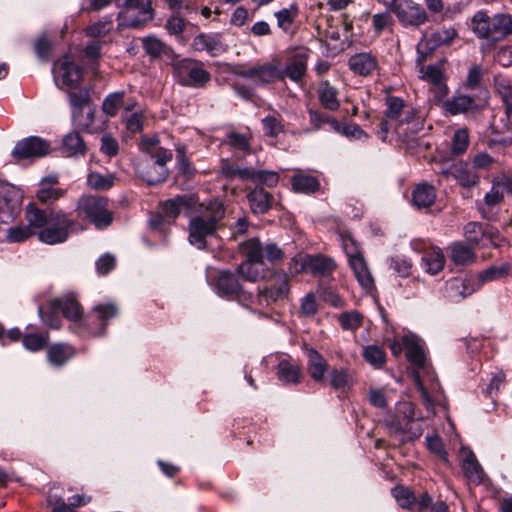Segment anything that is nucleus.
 Segmentation results:
<instances>
[{
	"label": "nucleus",
	"instance_id": "32",
	"mask_svg": "<svg viewBox=\"0 0 512 512\" xmlns=\"http://www.w3.org/2000/svg\"><path fill=\"white\" fill-rule=\"evenodd\" d=\"M348 264L361 287L371 291L374 288V279L364 255L351 259Z\"/></svg>",
	"mask_w": 512,
	"mask_h": 512
},
{
	"label": "nucleus",
	"instance_id": "30",
	"mask_svg": "<svg viewBox=\"0 0 512 512\" xmlns=\"http://www.w3.org/2000/svg\"><path fill=\"white\" fill-rule=\"evenodd\" d=\"M481 103L483 102L479 101L476 96L458 94L446 100L443 106L450 114L457 115L477 109Z\"/></svg>",
	"mask_w": 512,
	"mask_h": 512
},
{
	"label": "nucleus",
	"instance_id": "52",
	"mask_svg": "<svg viewBox=\"0 0 512 512\" xmlns=\"http://www.w3.org/2000/svg\"><path fill=\"white\" fill-rule=\"evenodd\" d=\"M87 183L95 190H108L114 185L115 176L109 173L90 172L87 176Z\"/></svg>",
	"mask_w": 512,
	"mask_h": 512
},
{
	"label": "nucleus",
	"instance_id": "47",
	"mask_svg": "<svg viewBox=\"0 0 512 512\" xmlns=\"http://www.w3.org/2000/svg\"><path fill=\"white\" fill-rule=\"evenodd\" d=\"M240 251L245 257L244 261L263 262L264 248L256 238H251L243 242L240 245Z\"/></svg>",
	"mask_w": 512,
	"mask_h": 512
},
{
	"label": "nucleus",
	"instance_id": "18",
	"mask_svg": "<svg viewBox=\"0 0 512 512\" xmlns=\"http://www.w3.org/2000/svg\"><path fill=\"white\" fill-rule=\"evenodd\" d=\"M22 203L21 191L12 184L0 181V215L13 219Z\"/></svg>",
	"mask_w": 512,
	"mask_h": 512
},
{
	"label": "nucleus",
	"instance_id": "56",
	"mask_svg": "<svg viewBox=\"0 0 512 512\" xmlns=\"http://www.w3.org/2000/svg\"><path fill=\"white\" fill-rule=\"evenodd\" d=\"M243 174L249 176L248 179L259 184H265L269 187L275 186L279 180L278 174L272 171H256L250 169V171H244Z\"/></svg>",
	"mask_w": 512,
	"mask_h": 512
},
{
	"label": "nucleus",
	"instance_id": "48",
	"mask_svg": "<svg viewBox=\"0 0 512 512\" xmlns=\"http://www.w3.org/2000/svg\"><path fill=\"white\" fill-rule=\"evenodd\" d=\"M451 258L457 265H466L474 260V252L472 248L462 242L453 243L450 246Z\"/></svg>",
	"mask_w": 512,
	"mask_h": 512
},
{
	"label": "nucleus",
	"instance_id": "9",
	"mask_svg": "<svg viewBox=\"0 0 512 512\" xmlns=\"http://www.w3.org/2000/svg\"><path fill=\"white\" fill-rule=\"evenodd\" d=\"M174 70L183 86L201 88L211 79L210 73L201 62L192 59H179L174 62Z\"/></svg>",
	"mask_w": 512,
	"mask_h": 512
},
{
	"label": "nucleus",
	"instance_id": "64",
	"mask_svg": "<svg viewBox=\"0 0 512 512\" xmlns=\"http://www.w3.org/2000/svg\"><path fill=\"white\" fill-rule=\"evenodd\" d=\"M371 22L375 35L379 36L385 29L392 25L393 19L391 14L386 11L372 15Z\"/></svg>",
	"mask_w": 512,
	"mask_h": 512
},
{
	"label": "nucleus",
	"instance_id": "43",
	"mask_svg": "<svg viewBox=\"0 0 512 512\" xmlns=\"http://www.w3.org/2000/svg\"><path fill=\"white\" fill-rule=\"evenodd\" d=\"M86 150V144L77 132L67 134L62 140V153L67 157L84 156Z\"/></svg>",
	"mask_w": 512,
	"mask_h": 512
},
{
	"label": "nucleus",
	"instance_id": "27",
	"mask_svg": "<svg viewBox=\"0 0 512 512\" xmlns=\"http://www.w3.org/2000/svg\"><path fill=\"white\" fill-rule=\"evenodd\" d=\"M442 175L454 179L462 187H473L479 183V175L467 163H455L449 169L443 170Z\"/></svg>",
	"mask_w": 512,
	"mask_h": 512
},
{
	"label": "nucleus",
	"instance_id": "19",
	"mask_svg": "<svg viewBox=\"0 0 512 512\" xmlns=\"http://www.w3.org/2000/svg\"><path fill=\"white\" fill-rule=\"evenodd\" d=\"M281 60L278 58L264 63L243 72V76L252 79L258 84H270L275 81H282Z\"/></svg>",
	"mask_w": 512,
	"mask_h": 512
},
{
	"label": "nucleus",
	"instance_id": "1",
	"mask_svg": "<svg viewBox=\"0 0 512 512\" xmlns=\"http://www.w3.org/2000/svg\"><path fill=\"white\" fill-rule=\"evenodd\" d=\"M194 212L198 214L189 221L188 241L198 249H205L207 239L215 235L224 217V207L218 201H210L207 205L199 204Z\"/></svg>",
	"mask_w": 512,
	"mask_h": 512
},
{
	"label": "nucleus",
	"instance_id": "21",
	"mask_svg": "<svg viewBox=\"0 0 512 512\" xmlns=\"http://www.w3.org/2000/svg\"><path fill=\"white\" fill-rule=\"evenodd\" d=\"M419 65L420 78L432 85L430 91L433 93L435 102L442 101L448 93L442 68L440 65H429L427 67L423 66L422 63Z\"/></svg>",
	"mask_w": 512,
	"mask_h": 512
},
{
	"label": "nucleus",
	"instance_id": "6",
	"mask_svg": "<svg viewBox=\"0 0 512 512\" xmlns=\"http://www.w3.org/2000/svg\"><path fill=\"white\" fill-rule=\"evenodd\" d=\"M79 215H85L98 229L108 227L113 220L109 210V201L105 197L95 195L82 196L77 203Z\"/></svg>",
	"mask_w": 512,
	"mask_h": 512
},
{
	"label": "nucleus",
	"instance_id": "13",
	"mask_svg": "<svg viewBox=\"0 0 512 512\" xmlns=\"http://www.w3.org/2000/svg\"><path fill=\"white\" fill-rule=\"evenodd\" d=\"M399 23L405 27H419L428 21V14L421 4L413 0H400L392 9Z\"/></svg>",
	"mask_w": 512,
	"mask_h": 512
},
{
	"label": "nucleus",
	"instance_id": "16",
	"mask_svg": "<svg viewBox=\"0 0 512 512\" xmlns=\"http://www.w3.org/2000/svg\"><path fill=\"white\" fill-rule=\"evenodd\" d=\"M53 73L55 83L60 88H76L82 78L81 68L69 57H64L55 63Z\"/></svg>",
	"mask_w": 512,
	"mask_h": 512
},
{
	"label": "nucleus",
	"instance_id": "38",
	"mask_svg": "<svg viewBox=\"0 0 512 512\" xmlns=\"http://www.w3.org/2000/svg\"><path fill=\"white\" fill-rule=\"evenodd\" d=\"M502 201L503 192L497 182L494 181L490 191L485 194L483 201L479 202L477 205L481 215L489 219L492 216L494 208L499 206Z\"/></svg>",
	"mask_w": 512,
	"mask_h": 512
},
{
	"label": "nucleus",
	"instance_id": "5",
	"mask_svg": "<svg viewBox=\"0 0 512 512\" xmlns=\"http://www.w3.org/2000/svg\"><path fill=\"white\" fill-rule=\"evenodd\" d=\"M290 293L289 274L283 270H275L266 279L263 286L257 289V301L260 305L278 304L286 300Z\"/></svg>",
	"mask_w": 512,
	"mask_h": 512
},
{
	"label": "nucleus",
	"instance_id": "4",
	"mask_svg": "<svg viewBox=\"0 0 512 512\" xmlns=\"http://www.w3.org/2000/svg\"><path fill=\"white\" fill-rule=\"evenodd\" d=\"M213 287L218 296L236 300L242 306L247 307L253 302V295L243 289L237 270L235 272L219 271L213 279Z\"/></svg>",
	"mask_w": 512,
	"mask_h": 512
},
{
	"label": "nucleus",
	"instance_id": "37",
	"mask_svg": "<svg viewBox=\"0 0 512 512\" xmlns=\"http://www.w3.org/2000/svg\"><path fill=\"white\" fill-rule=\"evenodd\" d=\"M482 77L483 70L481 66L474 65L468 71L464 86L466 89L475 90L477 93L474 96H476L479 101L485 103L488 99V90L482 82Z\"/></svg>",
	"mask_w": 512,
	"mask_h": 512
},
{
	"label": "nucleus",
	"instance_id": "51",
	"mask_svg": "<svg viewBox=\"0 0 512 512\" xmlns=\"http://www.w3.org/2000/svg\"><path fill=\"white\" fill-rule=\"evenodd\" d=\"M364 360L375 369H380L386 362L385 352L376 345H369L363 348Z\"/></svg>",
	"mask_w": 512,
	"mask_h": 512
},
{
	"label": "nucleus",
	"instance_id": "11",
	"mask_svg": "<svg viewBox=\"0 0 512 512\" xmlns=\"http://www.w3.org/2000/svg\"><path fill=\"white\" fill-rule=\"evenodd\" d=\"M25 219L27 224L10 227L7 230L6 240L10 243H21L33 235H37V228L43 224V217L40 209L30 203L25 208Z\"/></svg>",
	"mask_w": 512,
	"mask_h": 512
},
{
	"label": "nucleus",
	"instance_id": "2",
	"mask_svg": "<svg viewBox=\"0 0 512 512\" xmlns=\"http://www.w3.org/2000/svg\"><path fill=\"white\" fill-rule=\"evenodd\" d=\"M40 213L43 224L37 228L38 240L48 245L67 241L76 224L75 220L62 210L47 212L40 209Z\"/></svg>",
	"mask_w": 512,
	"mask_h": 512
},
{
	"label": "nucleus",
	"instance_id": "62",
	"mask_svg": "<svg viewBox=\"0 0 512 512\" xmlns=\"http://www.w3.org/2000/svg\"><path fill=\"white\" fill-rule=\"evenodd\" d=\"M288 270L291 275L309 272V254L298 253L291 258Z\"/></svg>",
	"mask_w": 512,
	"mask_h": 512
},
{
	"label": "nucleus",
	"instance_id": "17",
	"mask_svg": "<svg viewBox=\"0 0 512 512\" xmlns=\"http://www.w3.org/2000/svg\"><path fill=\"white\" fill-rule=\"evenodd\" d=\"M50 150L49 143L37 136L25 138L15 145L12 155L18 160L39 158L47 155Z\"/></svg>",
	"mask_w": 512,
	"mask_h": 512
},
{
	"label": "nucleus",
	"instance_id": "23",
	"mask_svg": "<svg viewBox=\"0 0 512 512\" xmlns=\"http://www.w3.org/2000/svg\"><path fill=\"white\" fill-rule=\"evenodd\" d=\"M415 420L414 405L411 402H400L396 407V414L386 422L396 433H410L411 425Z\"/></svg>",
	"mask_w": 512,
	"mask_h": 512
},
{
	"label": "nucleus",
	"instance_id": "24",
	"mask_svg": "<svg viewBox=\"0 0 512 512\" xmlns=\"http://www.w3.org/2000/svg\"><path fill=\"white\" fill-rule=\"evenodd\" d=\"M198 205V198L195 195H180L164 201L161 207L165 217L175 219L181 212H194Z\"/></svg>",
	"mask_w": 512,
	"mask_h": 512
},
{
	"label": "nucleus",
	"instance_id": "14",
	"mask_svg": "<svg viewBox=\"0 0 512 512\" xmlns=\"http://www.w3.org/2000/svg\"><path fill=\"white\" fill-rule=\"evenodd\" d=\"M456 36L457 32L452 27H443L432 32L430 35H423L417 45V63H423L428 55L438 47L451 44Z\"/></svg>",
	"mask_w": 512,
	"mask_h": 512
},
{
	"label": "nucleus",
	"instance_id": "20",
	"mask_svg": "<svg viewBox=\"0 0 512 512\" xmlns=\"http://www.w3.org/2000/svg\"><path fill=\"white\" fill-rule=\"evenodd\" d=\"M309 51L307 49L296 50L288 59L285 67L281 64L282 81L289 78L295 83H299L307 72Z\"/></svg>",
	"mask_w": 512,
	"mask_h": 512
},
{
	"label": "nucleus",
	"instance_id": "26",
	"mask_svg": "<svg viewBox=\"0 0 512 512\" xmlns=\"http://www.w3.org/2000/svg\"><path fill=\"white\" fill-rule=\"evenodd\" d=\"M349 69L360 76H370L378 70V59L371 52H360L350 56L348 60Z\"/></svg>",
	"mask_w": 512,
	"mask_h": 512
},
{
	"label": "nucleus",
	"instance_id": "54",
	"mask_svg": "<svg viewBox=\"0 0 512 512\" xmlns=\"http://www.w3.org/2000/svg\"><path fill=\"white\" fill-rule=\"evenodd\" d=\"M143 48L151 59L160 58L166 53V45L155 36H147L142 39Z\"/></svg>",
	"mask_w": 512,
	"mask_h": 512
},
{
	"label": "nucleus",
	"instance_id": "12",
	"mask_svg": "<svg viewBox=\"0 0 512 512\" xmlns=\"http://www.w3.org/2000/svg\"><path fill=\"white\" fill-rule=\"evenodd\" d=\"M386 119L395 122L394 129L397 134H402L403 125H411L412 132H416L420 127V121L416 119L413 109H404L405 105L402 99L398 97L387 98Z\"/></svg>",
	"mask_w": 512,
	"mask_h": 512
},
{
	"label": "nucleus",
	"instance_id": "22",
	"mask_svg": "<svg viewBox=\"0 0 512 512\" xmlns=\"http://www.w3.org/2000/svg\"><path fill=\"white\" fill-rule=\"evenodd\" d=\"M480 285L471 278L455 277L445 284L444 296L451 302L458 303L472 295Z\"/></svg>",
	"mask_w": 512,
	"mask_h": 512
},
{
	"label": "nucleus",
	"instance_id": "46",
	"mask_svg": "<svg viewBox=\"0 0 512 512\" xmlns=\"http://www.w3.org/2000/svg\"><path fill=\"white\" fill-rule=\"evenodd\" d=\"M247 197L253 213L262 214L271 206V196L263 188L254 189Z\"/></svg>",
	"mask_w": 512,
	"mask_h": 512
},
{
	"label": "nucleus",
	"instance_id": "34",
	"mask_svg": "<svg viewBox=\"0 0 512 512\" xmlns=\"http://www.w3.org/2000/svg\"><path fill=\"white\" fill-rule=\"evenodd\" d=\"M425 373L427 374L429 380V386H425L423 380L421 379L420 371H415L414 373V382L417 389L421 393V397L423 401L426 402L427 405H432L434 402V398L436 394L440 393L441 386L437 380V378L432 375L428 369H426Z\"/></svg>",
	"mask_w": 512,
	"mask_h": 512
},
{
	"label": "nucleus",
	"instance_id": "40",
	"mask_svg": "<svg viewBox=\"0 0 512 512\" xmlns=\"http://www.w3.org/2000/svg\"><path fill=\"white\" fill-rule=\"evenodd\" d=\"M57 183L58 178L56 176H49L43 179L36 194L37 199L41 203H47L49 201H56L63 197L65 190L55 187Z\"/></svg>",
	"mask_w": 512,
	"mask_h": 512
},
{
	"label": "nucleus",
	"instance_id": "57",
	"mask_svg": "<svg viewBox=\"0 0 512 512\" xmlns=\"http://www.w3.org/2000/svg\"><path fill=\"white\" fill-rule=\"evenodd\" d=\"M124 92L109 94L102 103V111L109 117H114L123 105Z\"/></svg>",
	"mask_w": 512,
	"mask_h": 512
},
{
	"label": "nucleus",
	"instance_id": "53",
	"mask_svg": "<svg viewBox=\"0 0 512 512\" xmlns=\"http://www.w3.org/2000/svg\"><path fill=\"white\" fill-rule=\"evenodd\" d=\"M485 226L479 222H469L464 227L466 240L476 246H483Z\"/></svg>",
	"mask_w": 512,
	"mask_h": 512
},
{
	"label": "nucleus",
	"instance_id": "59",
	"mask_svg": "<svg viewBox=\"0 0 512 512\" xmlns=\"http://www.w3.org/2000/svg\"><path fill=\"white\" fill-rule=\"evenodd\" d=\"M330 384L336 390H344L352 384V376L344 368L333 369L330 372Z\"/></svg>",
	"mask_w": 512,
	"mask_h": 512
},
{
	"label": "nucleus",
	"instance_id": "8",
	"mask_svg": "<svg viewBox=\"0 0 512 512\" xmlns=\"http://www.w3.org/2000/svg\"><path fill=\"white\" fill-rule=\"evenodd\" d=\"M117 5L123 7L119 14L122 26L138 28L153 18L151 0H117Z\"/></svg>",
	"mask_w": 512,
	"mask_h": 512
},
{
	"label": "nucleus",
	"instance_id": "55",
	"mask_svg": "<svg viewBox=\"0 0 512 512\" xmlns=\"http://www.w3.org/2000/svg\"><path fill=\"white\" fill-rule=\"evenodd\" d=\"M49 340L48 333H28L22 337L23 346L29 351H39L46 347Z\"/></svg>",
	"mask_w": 512,
	"mask_h": 512
},
{
	"label": "nucleus",
	"instance_id": "3",
	"mask_svg": "<svg viewBox=\"0 0 512 512\" xmlns=\"http://www.w3.org/2000/svg\"><path fill=\"white\" fill-rule=\"evenodd\" d=\"M470 28L479 39L495 43L512 33V18L503 13L489 16L480 10L473 15Z\"/></svg>",
	"mask_w": 512,
	"mask_h": 512
},
{
	"label": "nucleus",
	"instance_id": "10",
	"mask_svg": "<svg viewBox=\"0 0 512 512\" xmlns=\"http://www.w3.org/2000/svg\"><path fill=\"white\" fill-rule=\"evenodd\" d=\"M494 89L504 106V116L492 123V128L498 134L512 131V84L503 75L494 77Z\"/></svg>",
	"mask_w": 512,
	"mask_h": 512
},
{
	"label": "nucleus",
	"instance_id": "36",
	"mask_svg": "<svg viewBox=\"0 0 512 512\" xmlns=\"http://www.w3.org/2000/svg\"><path fill=\"white\" fill-rule=\"evenodd\" d=\"M436 200V190L428 183L418 184L412 192V203L417 209H428Z\"/></svg>",
	"mask_w": 512,
	"mask_h": 512
},
{
	"label": "nucleus",
	"instance_id": "58",
	"mask_svg": "<svg viewBox=\"0 0 512 512\" xmlns=\"http://www.w3.org/2000/svg\"><path fill=\"white\" fill-rule=\"evenodd\" d=\"M94 117H95V110L90 108L86 116L82 113L73 112V122L74 124L82 129L83 131L89 132V133H95L98 130L94 127Z\"/></svg>",
	"mask_w": 512,
	"mask_h": 512
},
{
	"label": "nucleus",
	"instance_id": "33",
	"mask_svg": "<svg viewBox=\"0 0 512 512\" xmlns=\"http://www.w3.org/2000/svg\"><path fill=\"white\" fill-rule=\"evenodd\" d=\"M462 469L467 479L474 483L480 484L484 479V471L478 463L472 451L463 449L461 451Z\"/></svg>",
	"mask_w": 512,
	"mask_h": 512
},
{
	"label": "nucleus",
	"instance_id": "15",
	"mask_svg": "<svg viewBox=\"0 0 512 512\" xmlns=\"http://www.w3.org/2000/svg\"><path fill=\"white\" fill-rule=\"evenodd\" d=\"M119 309L114 303H104L96 305L92 311L84 318V325L88 326L90 333L94 336L104 334L108 322L116 318Z\"/></svg>",
	"mask_w": 512,
	"mask_h": 512
},
{
	"label": "nucleus",
	"instance_id": "31",
	"mask_svg": "<svg viewBox=\"0 0 512 512\" xmlns=\"http://www.w3.org/2000/svg\"><path fill=\"white\" fill-rule=\"evenodd\" d=\"M307 371L315 382H322L328 371L326 359L314 348H307Z\"/></svg>",
	"mask_w": 512,
	"mask_h": 512
},
{
	"label": "nucleus",
	"instance_id": "61",
	"mask_svg": "<svg viewBox=\"0 0 512 512\" xmlns=\"http://www.w3.org/2000/svg\"><path fill=\"white\" fill-rule=\"evenodd\" d=\"M469 145V135L466 129H458L455 131L452 144L451 151L453 154L460 155L463 154Z\"/></svg>",
	"mask_w": 512,
	"mask_h": 512
},
{
	"label": "nucleus",
	"instance_id": "28",
	"mask_svg": "<svg viewBox=\"0 0 512 512\" xmlns=\"http://www.w3.org/2000/svg\"><path fill=\"white\" fill-rule=\"evenodd\" d=\"M192 46L196 51H206L213 57L224 53L227 49L218 34H199L194 38Z\"/></svg>",
	"mask_w": 512,
	"mask_h": 512
},
{
	"label": "nucleus",
	"instance_id": "50",
	"mask_svg": "<svg viewBox=\"0 0 512 512\" xmlns=\"http://www.w3.org/2000/svg\"><path fill=\"white\" fill-rule=\"evenodd\" d=\"M292 187L296 192L313 193L319 189L318 180L311 175L297 174L292 177Z\"/></svg>",
	"mask_w": 512,
	"mask_h": 512
},
{
	"label": "nucleus",
	"instance_id": "42",
	"mask_svg": "<svg viewBox=\"0 0 512 512\" xmlns=\"http://www.w3.org/2000/svg\"><path fill=\"white\" fill-rule=\"evenodd\" d=\"M444 264L445 256L437 247L430 248L422 256V267L430 275L439 273L444 268Z\"/></svg>",
	"mask_w": 512,
	"mask_h": 512
},
{
	"label": "nucleus",
	"instance_id": "41",
	"mask_svg": "<svg viewBox=\"0 0 512 512\" xmlns=\"http://www.w3.org/2000/svg\"><path fill=\"white\" fill-rule=\"evenodd\" d=\"M277 375L281 382L285 384H298L302 379L301 367L289 360H282L277 367Z\"/></svg>",
	"mask_w": 512,
	"mask_h": 512
},
{
	"label": "nucleus",
	"instance_id": "39",
	"mask_svg": "<svg viewBox=\"0 0 512 512\" xmlns=\"http://www.w3.org/2000/svg\"><path fill=\"white\" fill-rule=\"evenodd\" d=\"M236 270L243 279L255 283L265 279L268 269L264 262L243 261Z\"/></svg>",
	"mask_w": 512,
	"mask_h": 512
},
{
	"label": "nucleus",
	"instance_id": "49",
	"mask_svg": "<svg viewBox=\"0 0 512 512\" xmlns=\"http://www.w3.org/2000/svg\"><path fill=\"white\" fill-rule=\"evenodd\" d=\"M329 126L332 130L346 136L350 139H366L368 138V135L365 133L364 130L361 129V127L357 124L350 123L346 125H341L337 120H330Z\"/></svg>",
	"mask_w": 512,
	"mask_h": 512
},
{
	"label": "nucleus",
	"instance_id": "63",
	"mask_svg": "<svg viewBox=\"0 0 512 512\" xmlns=\"http://www.w3.org/2000/svg\"><path fill=\"white\" fill-rule=\"evenodd\" d=\"M338 320L344 330H356L362 324V316L357 311L344 312L339 315Z\"/></svg>",
	"mask_w": 512,
	"mask_h": 512
},
{
	"label": "nucleus",
	"instance_id": "35",
	"mask_svg": "<svg viewBox=\"0 0 512 512\" xmlns=\"http://www.w3.org/2000/svg\"><path fill=\"white\" fill-rule=\"evenodd\" d=\"M337 267L333 258L322 255H309V272L313 276L329 277Z\"/></svg>",
	"mask_w": 512,
	"mask_h": 512
},
{
	"label": "nucleus",
	"instance_id": "60",
	"mask_svg": "<svg viewBox=\"0 0 512 512\" xmlns=\"http://www.w3.org/2000/svg\"><path fill=\"white\" fill-rule=\"evenodd\" d=\"M136 171L138 173V175L144 180L147 182V184L149 185H156V184H159V183H162L164 182L166 179H160V180H157V181H152L151 178L149 176H147L148 174H145V173H149L151 175L155 174L156 173V163L154 161H150V160H146V159H141L140 161H138V163L136 164Z\"/></svg>",
	"mask_w": 512,
	"mask_h": 512
},
{
	"label": "nucleus",
	"instance_id": "29",
	"mask_svg": "<svg viewBox=\"0 0 512 512\" xmlns=\"http://www.w3.org/2000/svg\"><path fill=\"white\" fill-rule=\"evenodd\" d=\"M402 344L406 350L407 359L417 368L426 371V357L420 344V340L414 335H405L402 338Z\"/></svg>",
	"mask_w": 512,
	"mask_h": 512
},
{
	"label": "nucleus",
	"instance_id": "44",
	"mask_svg": "<svg viewBox=\"0 0 512 512\" xmlns=\"http://www.w3.org/2000/svg\"><path fill=\"white\" fill-rule=\"evenodd\" d=\"M74 355L73 347L67 344H54L47 350L48 361L55 366L64 365Z\"/></svg>",
	"mask_w": 512,
	"mask_h": 512
},
{
	"label": "nucleus",
	"instance_id": "25",
	"mask_svg": "<svg viewBox=\"0 0 512 512\" xmlns=\"http://www.w3.org/2000/svg\"><path fill=\"white\" fill-rule=\"evenodd\" d=\"M50 307L53 312H62L63 316L70 321H81L84 323L82 308L76 298L71 294L52 299L50 301Z\"/></svg>",
	"mask_w": 512,
	"mask_h": 512
},
{
	"label": "nucleus",
	"instance_id": "45",
	"mask_svg": "<svg viewBox=\"0 0 512 512\" xmlns=\"http://www.w3.org/2000/svg\"><path fill=\"white\" fill-rule=\"evenodd\" d=\"M338 92L328 81H321L318 87V97L321 104L331 111L339 108Z\"/></svg>",
	"mask_w": 512,
	"mask_h": 512
},
{
	"label": "nucleus",
	"instance_id": "7",
	"mask_svg": "<svg viewBox=\"0 0 512 512\" xmlns=\"http://www.w3.org/2000/svg\"><path fill=\"white\" fill-rule=\"evenodd\" d=\"M139 149L144 153V159L156 163V173L153 175L147 173V176H149L152 181L167 179L168 169L166 165L172 160L173 156L171 151L162 146L160 137H144L139 144Z\"/></svg>",
	"mask_w": 512,
	"mask_h": 512
}]
</instances>
